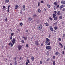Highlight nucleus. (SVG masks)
Here are the masks:
<instances>
[{"label": "nucleus", "mask_w": 65, "mask_h": 65, "mask_svg": "<svg viewBox=\"0 0 65 65\" xmlns=\"http://www.w3.org/2000/svg\"><path fill=\"white\" fill-rule=\"evenodd\" d=\"M12 43H11V45L10 46L11 47L13 46V44H14V43H15V39H13L12 40H11Z\"/></svg>", "instance_id": "f257e3e1"}, {"label": "nucleus", "mask_w": 65, "mask_h": 65, "mask_svg": "<svg viewBox=\"0 0 65 65\" xmlns=\"http://www.w3.org/2000/svg\"><path fill=\"white\" fill-rule=\"evenodd\" d=\"M46 48L47 49V50H50L51 48H52V47L51 46H46Z\"/></svg>", "instance_id": "f03ea898"}, {"label": "nucleus", "mask_w": 65, "mask_h": 65, "mask_svg": "<svg viewBox=\"0 0 65 65\" xmlns=\"http://www.w3.org/2000/svg\"><path fill=\"white\" fill-rule=\"evenodd\" d=\"M48 42L47 41H45L46 45H50V44H51V43L50 42Z\"/></svg>", "instance_id": "7ed1b4c3"}, {"label": "nucleus", "mask_w": 65, "mask_h": 65, "mask_svg": "<svg viewBox=\"0 0 65 65\" xmlns=\"http://www.w3.org/2000/svg\"><path fill=\"white\" fill-rule=\"evenodd\" d=\"M22 46L21 45H19L18 46V48L19 50H21L22 49Z\"/></svg>", "instance_id": "20e7f679"}, {"label": "nucleus", "mask_w": 65, "mask_h": 65, "mask_svg": "<svg viewBox=\"0 0 65 65\" xmlns=\"http://www.w3.org/2000/svg\"><path fill=\"white\" fill-rule=\"evenodd\" d=\"M42 28V25H40L38 27V28L39 30H41Z\"/></svg>", "instance_id": "39448f33"}, {"label": "nucleus", "mask_w": 65, "mask_h": 65, "mask_svg": "<svg viewBox=\"0 0 65 65\" xmlns=\"http://www.w3.org/2000/svg\"><path fill=\"white\" fill-rule=\"evenodd\" d=\"M64 7L65 5H62L59 7V8L60 9H62V8H63V7Z\"/></svg>", "instance_id": "423d86ee"}, {"label": "nucleus", "mask_w": 65, "mask_h": 65, "mask_svg": "<svg viewBox=\"0 0 65 65\" xmlns=\"http://www.w3.org/2000/svg\"><path fill=\"white\" fill-rule=\"evenodd\" d=\"M32 18L30 17H29L28 18V20L30 22H31V21H32Z\"/></svg>", "instance_id": "0eeeda50"}, {"label": "nucleus", "mask_w": 65, "mask_h": 65, "mask_svg": "<svg viewBox=\"0 0 65 65\" xmlns=\"http://www.w3.org/2000/svg\"><path fill=\"white\" fill-rule=\"evenodd\" d=\"M9 7H10V5H9L8 7L7 12L8 13L9 12Z\"/></svg>", "instance_id": "6e6552de"}, {"label": "nucleus", "mask_w": 65, "mask_h": 65, "mask_svg": "<svg viewBox=\"0 0 65 65\" xmlns=\"http://www.w3.org/2000/svg\"><path fill=\"white\" fill-rule=\"evenodd\" d=\"M31 58L32 61H34V57L32 56Z\"/></svg>", "instance_id": "1a4fd4ad"}, {"label": "nucleus", "mask_w": 65, "mask_h": 65, "mask_svg": "<svg viewBox=\"0 0 65 65\" xmlns=\"http://www.w3.org/2000/svg\"><path fill=\"white\" fill-rule=\"evenodd\" d=\"M15 7H16L15 8V9H18V8H19V6L17 5H16L15 6Z\"/></svg>", "instance_id": "9d476101"}, {"label": "nucleus", "mask_w": 65, "mask_h": 65, "mask_svg": "<svg viewBox=\"0 0 65 65\" xmlns=\"http://www.w3.org/2000/svg\"><path fill=\"white\" fill-rule=\"evenodd\" d=\"M35 44L36 45H39V43L38 42V41H35Z\"/></svg>", "instance_id": "9b49d317"}, {"label": "nucleus", "mask_w": 65, "mask_h": 65, "mask_svg": "<svg viewBox=\"0 0 65 65\" xmlns=\"http://www.w3.org/2000/svg\"><path fill=\"white\" fill-rule=\"evenodd\" d=\"M50 30L51 31H52V32H53V27H52V26H51L50 28Z\"/></svg>", "instance_id": "f8f14e48"}, {"label": "nucleus", "mask_w": 65, "mask_h": 65, "mask_svg": "<svg viewBox=\"0 0 65 65\" xmlns=\"http://www.w3.org/2000/svg\"><path fill=\"white\" fill-rule=\"evenodd\" d=\"M5 3H9V0H5Z\"/></svg>", "instance_id": "ddd939ff"}, {"label": "nucleus", "mask_w": 65, "mask_h": 65, "mask_svg": "<svg viewBox=\"0 0 65 65\" xmlns=\"http://www.w3.org/2000/svg\"><path fill=\"white\" fill-rule=\"evenodd\" d=\"M46 41H47V42H49V41H50V39L47 38L46 39Z\"/></svg>", "instance_id": "4468645a"}, {"label": "nucleus", "mask_w": 65, "mask_h": 65, "mask_svg": "<svg viewBox=\"0 0 65 65\" xmlns=\"http://www.w3.org/2000/svg\"><path fill=\"white\" fill-rule=\"evenodd\" d=\"M61 3L63 4H65V1H61Z\"/></svg>", "instance_id": "2eb2a0df"}, {"label": "nucleus", "mask_w": 65, "mask_h": 65, "mask_svg": "<svg viewBox=\"0 0 65 65\" xmlns=\"http://www.w3.org/2000/svg\"><path fill=\"white\" fill-rule=\"evenodd\" d=\"M50 54V52H49L48 51H47V53H46V55H47L48 56L49 55V54Z\"/></svg>", "instance_id": "dca6fc26"}, {"label": "nucleus", "mask_w": 65, "mask_h": 65, "mask_svg": "<svg viewBox=\"0 0 65 65\" xmlns=\"http://www.w3.org/2000/svg\"><path fill=\"white\" fill-rule=\"evenodd\" d=\"M60 14L61 12H60V11H58L57 13V14H58V15H60Z\"/></svg>", "instance_id": "f3484780"}, {"label": "nucleus", "mask_w": 65, "mask_h": 65, "mask_svg": "<svg viewBox=\"0 0 65 65\" xmlns=\"http://www.w3.org/2000/svg\"><path fill=\"white\" fill-rule=\"evenodd\" d=\"M54 28L55 30H57V29H58V27L57 26L55 27Z\"/></svg>", "instance_id": "a211bd4d"}, {"label": "nucleus", "mask_w": 65, "mask_h": 65, "mask_svg": "<svg viewBox=\"0 0 65 65\" xmlns=\"http://www.w3.org/2000/svg\"><path fill=\"white\" fill-rule=\"evenodd\" d=\"M23 7V9H24V10H25V5H24L23 6H22Z\"/></svg>", "instance_id": "6ab92c4d"}, {"label": "nucleus", "mask_w": 65, "mask_h": 65, "mask_svg": "<svg viewBox=\"0 0 65 65\" xmlns=\"http://www.w3.org/2000/svg\"><path fill=\"white\" fill-rule=\"evenodd\" d=\"M54 18V20L55 21H56V20H57V17H54V18Z\"/></svg>", "instance_id": "aec40b11"}, {"label": "nucleus", "mask_w": 65, "mask_h": 65, "mask_svg": "<svg viewBox=\"0 0 65 65\" xmlns=\"http://www.w3.org/2000/svg\"><path fill=\"white\" fill-rule=\"evenodd\" d=\"M38 11L39 13H40L41 12V10L40 9H38Z\"/></svg>", "instance_id": "412c9836"}, {"label": "nucleus", "mask_w": 65, "mask_h": 65, "mask_svg": "<svg viewBox=\"0 0 65 65\" xmlns=\"http://www.w3.org/2000/svg\"><path fill=\"white\" fill-rule=\"evenodd\" d=\"M54 5H55V6H57V2H55L54 3Z\"/></svg>", "instance_id": "4be33fe9"}, {"label": "nucleus", "mask_w": 65, "mask_h": 65, "mask_svg": "<svg viewBox=\"0 0 65 65\" xmlns=\"http://www.w3.org/2000/svg\"><path fill=\"white\" fill-rule=\"evenodd\" d=\"M59 44L61 46V48H62V47H63V45H62V44L61 43H59Z\"/></svg>", "instance_id": "5701e85b"}, {"label": "nucleus", "mask_w": 65, "mask_h": 65, "mask_svg": "<svg viewBox=\"0 0 65 65\" xmlns=\"http://www.w3.org/2000/svg\"><path fill=\"white\" fill-rule=\"evenodd\" d=\"M17 64V61H15L14 62V65H16Z\"/></svg>", "instance_id": "b1692460"}, {"label": "nucleus", "mask_w": 65, "mask_h": 65, "mask_svg": "<svg viewBox=\"0 0 65 65\" xmlns=\"http://www.w3.org/2000/svg\"><path fill=\"white\" fill-rule=\"evenodd\" d=\"M49 19L50 20V21H53V18H52L51 17L49 18Z\"/></svg>", "instance_id": "393cba45"}, {"label": "nucleus", "mask_w": 65, "mask_h": 65, "mask_svg": "<svg viewBox=\"0 0 65 65\" xmlns=\"http://www.w3.org/2000/svg\"><path fill=\"white\" fill-rule=\"evenodd\" d=\"M56 16H57V15H56V14H55L54 13L53 14V18H54L55 17H56Z\"/></svg>", "instance_id": "a878e982"}, {"label": "nucleus", "mask_w": 65, "mask_h": 65, "mask_svg": "<svg viewBox=\"0 0 65 65\" xmlns=\"http://www.w3.org/2000/svg\"><path fill=\"white\" fill-rule=\"evenodd\" d=\"M53 65H55V64H56V62L55 61H53Z\"/></svg>", "instance_id": "bb28decb"}, {"label": "nucleus", "mask_w": 65, "mask_h": 65, "mask_svg": "<svg viewBox=\"0 0 65 65\" xmlns=\"http://www.w3.org/2000/svg\"><path fill=\"white\" fill-rule=\"evenodd\" d=\"M47 6L48 8H50L51 7V6H50V5H47Z\"/></svg>", "instance_id": "cd10ccee"}, {"label": "nucleus", "mask_w": 65, "mask_h": 65, "mask_svg": "<svg viewBox=\"0 0 65 65\" xmlns=\"http://www.w3.org/2000/svg\"><path fill=\"white\" fill-rule=\"evenodd\" d=\"M55 55H58L59 54V52H57L55 54Z\"/></svg>", "instance_id": "c85d7f7f"}, {"label": "nucleus", "mask_w": 65, "mask_h": 65, "mask_svg": "<svg viewBox=\"0 0 65 65\" xmlns=\"http://www.w3.org/2000/svg\"><path fill=\"white\" fill-rule=\"evenodd\" d=\"M45 24H46V26H48V23H47L46 22L45 23Z\"/></svg>", "instance_id": "c756f323"}, {"label": "nucleus", "mask_w": 65, "mask_h": 65, "mask_svg": "<svg viewBox=\"0 0 65 65\" xmlns=\"http://www.w3.org/2000/svg\"><path fill=\"white\" fill-rule=\"evenodd\" d=\"M8 20V19H7V18H6L5 19V21H6V22H7V20Z\"/></svg>", "instance_id": "7c9ffc66"}, {"label": "nucleus", "mask_w": 65, "mask_h": 65, "mask_svg": "<svg viewBox=\"0 0 65 65\" xmlns=\"http://www.w3.org/2000/svg\"><path fill=\"white\" fill-rule=\"evenodd\" d=\"M23 38L24 39V40H26V39H27V37H23Z\"/></svg>", "instance_id": "2f4dec72"}, {"label": "nucleus", "mask_w": 65, "mask_h": 65, "mask_svg": "<svg viewBox=\"0 0 65 65\" xmlns=\"http://www.w3.org/2000/svg\"><path fill=\"white\" fill-rule=\"evenodd\" d=\"M47 61H49L50 60V58H48L47 59Z\"/></svg>", "instance_id": "473e14b6"}, {"label": "nucleus", "mask_w": 65, "mask_h": 65, "mask_svg": "<svg viewBox=\"0 0 65 65\" xmlns=\"http://www.w3.org/2000/svg\"><path fill=\"white\" fill-rule=\"evenodd\" d=\"M51 35L49 34L48 37L49 38H51Z\"/></svg>", "instance_id": "72a5a7b5"}, {"label": "nucleus", "mask_w": 65, "mask_h": 65, "mask_svg": "<svg viewBox=\"0 0 65 65\" xmlns=\"http://www.w3.org/2000/svg\"><path fill=\"white\" fill-rule=\"evenodd\" d=\"M38 6L39 7V6H40V2H39L38 3Z\"/></svg>", "instance_id": "f704fd0d"}, {"label": "nucleus", "mask_w": 65, "mask_h": 65, "mask_svg": "<svg viewBox=\"0 0 65 65\" xmlns=\"http://www.w3.org/2000/svg\"><path fill=\"white\" fill-rule=\"evenodd\" d=\"M27 63H30V61L29 60V59H27Z\"/></svg>", "instance_id": "c9c22d12"}, {"label": "nucleus", "mask_w": 65, "mask_h": 65, "mask_svg": "<svg viewBox=\"0 0 65 65\" xmlns=\"http://www.w3.org/2000/svg\"><path fill=\"white\" fill-rule=\"evenodd\" d=\"M40 64L41 65V64H42V61H40Z\"/></svg>", "instance_id": "e433bc0d"}, {"label": "nucleus", "mask_w": 65, "mask_h": 65, "mask_svg": "<svg viewBox=\"0 0 65 65\" xmlns=\"http://www.w3.org/2000/svg\"><path fill=\"white\" fill-rule=\"evenodd\" d=\"M13 35H14V34L13 33H12L11 34V36L12 37Z\"/></svg>", "instance_id": "4c0bfd02"}, {"label": "nucleus", "mask_w": 65, "mask_h": 65, "mask_svg": "<svg viewBox=\"0 0 65 65\" xmlns=\"http://www.w3.org/2000/svg\"><path fill=\"white\" fill-rule=\"evenodd\" d=\"M59 7V5H58L56 7V8L57 9Z\"/></svg>", "instance_id": "58836bf2"}, {"label": "nucleus", "mask_w": 65, "mask_h": 65, "mask_svg": "<svg viewBox=\"0 0 65 65\" xmlns=\"http://www.w3.org/2000/svg\"><path fill=\"white\" fill-rule=\"evenodd\" d=\"M41 3H44V2L43 1H41Z\"/></svg>", "instance_id": "ea45409f"}, {"label": "nucleus", "mask_w": 65, "mask_h": 65, "mask_svg": "<svg viewBox=\"0 0 65 65\" xmlns=\"http://www.w3.org/2000/svg\"><path fill=\"white\" fill-rule=\"evenodd\" d=\"M59 18L60 20H61L62 19V16H60L59 17Z\"/></svg>", "instance_id": "a19ab883"}, {"label": "nucleus", "mask_w": 65, "mask_h": 65, "mask_svg": "<svg viewBox=\"0 0 65 65\" xmlns=\"http://www.w3.org/2000/svg\"><path fill=\"white\" fill-rule=\"evenodd\" d=\"M58 40H59V41H61V38H59L58 39Z\"/></svg>", "instance_id": "79ce46f5"}, {"label": "nucleus", "mask_w": 65, "mask_h": 65, "mask_svg": "<svg viewBox=\"0 0 65 65\" xmlns=\"http://www.w3.org/2000/svg\"><path fill=\"white\" fill-rule=\"evenodd\" d=\"M33 17H37V15H36V14H34L33 15Z\"/></svg>", "instance_id": "37998d69"}, {"label": "nucleus", "mask_w": 65, "mask_h": 65, "mask_svg": "<svg viewBox=\"0 0 65 65\" xmlns=\"http://www.w3.org/2000/svg\"><path fill=\"white\" fill-rule=\"evenodd\" d=\"M62 11H65V9L64 8H63L62 9Z\"/></svg>", "instance_id": "c03bdc74"}, {"label": "nucleus", "mask_w": 65, "mask_h": 65, "mask_svg": "<svg viewBox=\"0 0 65 65\" xmlns=\"http://www.w3.org/2000/svg\"><path fill=\"white\" fill-rule=\"evenodd\" d=\"M54 10H56V7H55V6H54Z\"/></svg>", "instance_id": "a18cd8bd"}, {"label": "nucleus", "mask_w": 65, "mask_h": 65, "mask_svg": "<svg viewBox=\"0 0 65 65\" xmlns=\"http://www.w3.org/2000/svg\"><path fill=\"white\" fill-rule=\"evenodd\" d=\"M20 26H23V24L20 23Z\"/></svg>", "instance_id": "49530a36"}, {"label": "nucleus", "mask_w": 65, "mask_h": 65, "mask_svg": "<svg viewBox=\"0 0 65 65\" xmlns=\"http://www.w3.org/2000/svg\"><path fill=\"white\" fill-rule=\"evenodd\" d=\"M54 12L55 14H56V13H57V11H54Z\"/></svg>", "instance_id": "de8ad7c7"}, {"label": "nucleus", "mask_w": 65, "mask_h": 65, "mask_svg": "<svg viewBox=\"0 0 65 65\" xmlns=\"http://www.w3.org/2000/svg\"><path fill=\"white\" fill-rule=\"evenodd\" d=\"M43 43L41 44V46H43Z\"/></svg>", "instance_id": "09e8293b"}, {"label": "nucleus", "mask_w": 65, "mask_h": 65, "mask_svg": "<svg viewBox=\"0 0 65 65\" xmlns=\"http://www.w3.org/2000/svg\"><path fill=\"white\" fill-rule=\"evenodd\" d=\"M53 58L54 59H56V57L55 56H54L53 57Z\"/></svg>", "instance_id": "8fccbe9b"}, {"label": "nucleus", "mask_w": 65, "mask_h": 65, "mask_svg": "<svg viewBox=\"0 0 65 65\" xmlns=\"http://www.w3.org/2000/svg\"><path fill=\"white\" fill-rule=\"evenodd\" d=\"M3 8H4H4H5V6H3Z\"/></svg>", "instance_id": "3c124183"}, {"label": "nucleus", "mask_w": 65, "mask_h": 65, "mask_svg": "<svg viewBox=\"0 0 65 65\" xmlns=\"http://www.w3.org/2000/svg\"><path fill=\"white\" fill-rule=\"evenodd\" d=\"M21 42H22V43H23L24 42V41L23 40H22L21 41Z\"/></svg>", "instance_id": "603ef678"}, {"label": "nucleus", "mask_w": 65, "mask_h": 65, "mask_svg": "<svg viewBox=\"0 0 65 65\" xmlns=\"http://www.w3.org/2000/svg\"><path fill=\"white\" fill-rule=\"evenodd\" d=\"M15 60H16V58H14L13 59V60L14 61H15Z\"/></svg>", "instance_id": "864d4df0"}, {"label": "nucleus", "mask_w": 65, "mask_h": 65, "mask_svg": "<svg viewBox=\"0 0 65 65\" xmlns=\"http://www.w3.org/2000/svg\"><path fill=\"white\" fill-rule=\"evenodd\" d=\"M28 62H26V65H28Z\"/></svg>", "instance_id": "5fc2aeb1"}, {"label": "nucleus", "mask_w": 65, "mask_h": 65, "mask_svg": "<svg viewBox=\"0 0 65 65\" xmlns=\"http://www.w3.org/2000/svg\"><path fill=\"white\" fill-rule=\"evenodd\" d=\"M22 58H22V57H20V60H22Z\"/></svg>", "instance_id": "6e6d98bb"}, {"label": "nucleus", "mask_w": 65, "mask_h": 65, "mask_svg": "<svg viewBox=\"0 0 65 65\" xmlns=\"http://www.w3.org/2000/svg\"><path fill=\"white\" fill-rule=\"evenodd\" d=\"M26 46L27 47H28V44H26Z\"/></svg>", "instance_id": "4d7b16f0"}, {"label": "nucleus", "mask_w": 65, "mask_h": 65, "mask_svg": "<svg viewBox=\"0 0 65 65\" xmlns=\"http://www.w3.org/2000/svg\"><path fill=\"white\" fill-rule=\"evenodd\" d=\"M10 38L11 40H12V36H11L10 37Z\"/></svg>", "instance_id": "13d9d810"}, {"label": "nucleus", "mask_w": 65, "mask_h": 65, "mask_svg": "<svg viewBox=\"0 0 65 65\" xmlns=\"http://www.w3.org/2000/svg\"><path fill=\"white\" fill-rule=\"evenodd\" d=\"M11 43L10 42L9 43V44H8V45H11Z\"/></svg>", "instance_id": "bf43d9fd"}, {"label": "nucleus", "mask_w": 65, "mask_h": 65, "mask_svg": "<svg viewBox=\"0 0 65 65\" xmlns=\"http://www.w3.org/2000/svg\"><path fill=\"white\" fill-rule=\"evenodd\" d=\"M20 14H22V12L21 11L20 12Z\"/></svg>", "instance_id": "052dcab7"}, {"label": "nucleus", "mask_w": 65, "mask_h": 65, "mask_svg": "<svg viewBox=\"0 0 65 65\" xmlns=\"http://www.w3.org/2000/svg\"><path fill=\"white\" fill-rule=\"evenodd\" d=\"M63 37H65V34H63Z\"/></svg>", "instance_id": "680f3d73"}, {"label": "nucleus", "mask_w": 65, "mask_h": 65, "mask_svg": "<svg viewBox=\"0 0 65 65\" xmlns=\"http://www.w3.org/2000/svg\"><path fill=\"white\" fill-rule=\"evenodd\" d=\"M17 30H18V31L19 32H20V30L19 29H18Z\"/></svg>", "instance_id": "e2e57ef3"}, {"label": "nucleus", "mask_w": 65, "mask_h": 65, "mask_svg": "<svg viewBox=\"0 0 65 65\" xmlns=\"http://www.w3.org/2000/svg\"><path fill=\"white\" fill-rule=\"evenodd\" d=\"M62 54H64V51H62Z\"/></svg>", "instance_id": "0e129e2a"}, {"label": "nucleus", "mask_w": 65, "mask_h": 65, "mask_svg": "<svg viewBox=\"0 0 65 65\" xmlns=\"http://www.w3.org/2000/svg\"><path fill=\"white\" fill-rule=\"evenodd\" d=\"M26 32L27 33H28V30H26Z\"/></svg>", "instance_id": "69168bd1"}, {"label": "nucleus", "mask_w": 65, "mask_h": 65, "mask_svg": "<svg viewBox=\"0 0 65 65\" xmlns=\"http://www.w3.org/2000/svg\"><path fill=\"white\" fill-rule=\"evenodd\" d=\"M64 50H65V46L64 47Z\"/></svg>", "instance_id": "338daca9"}, {"label": "nucleus", "mask_w": 65, "mask_h": 65, "mask_svg": "<svg viewBox=\"0 0 65 65\" xmlns=\"http://www.w3.org/2000/svg\"><path fill=\"white\" fill-rule=\"evenodd\" d=\"M10 65H12V64H11V63H10Z\"/></svg>", "instance_id": "774afa93"}]
</instances>
